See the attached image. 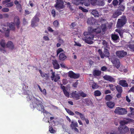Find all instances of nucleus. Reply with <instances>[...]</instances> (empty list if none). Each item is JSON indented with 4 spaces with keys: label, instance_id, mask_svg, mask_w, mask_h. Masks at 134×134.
I'll return each mask as SVG.
<instances>
[{
    "label": "nucleus",
    "instance_id": "f257e3e1",
    "mask_svg": "<svg viewBox=\"0 0 134 134\" xmlns=\"http://www.w3.org/2000/svg\"><path fill=\"white\" fill-rule=\"evenodd\" d=\"M34 103L31 104V107L33 106V108L36 107L37 109L42 112L45 113L46 111L44 109V107L42 105V103L41 101H40L37 99L34 98L33 99Z\"/></svg>",
    "mask_w": 134,
    "mask_h": 134
},
{
    "label": "nucleus",
    "instance_id": "f03ea898",
    "mask_svg": "<svg viewBox=\"0 0 134 134\" xmlns=\"http://www.w3.org/2000/svg\"><path fill=\"white\" fill-rule=\"evenodd\" d=\"M83 34L85 37L82 38L83 40L88 44L93 43V42L91 40L93 39L94 34H93L92 32L89 31L88 32H84Z\"/></svg>",
    "mask_w": 134,
    "mask_h": 134
},
{
    "label": "nucleus",
    "instance_id": "7ed1b4c3",
    "mask_svg": "<svg viewBox=\"0 0 134 134\" xmlns=\"http://www.w3.org/2000/svg\"><path fill=\"white\" fill-rule=\"evenodd\" d=\"M114 112L115 113L120 115H125L126 114L127 112L126 109L120 107L116 108Z\"/></svg>",
    "mask_w": 134,
    "mask_h": 134
},
{
    "label": "nucleus",
    "instance_id": "20e7f679",
    "mask_svg": "<svg viewBox=\"0 0 134 134\" xmlns=\"http://www.w3.org/2000/svg\"><path fill=\"white\" fill-rule=\"evenodd\" d=\"M126 21V17L125 16H123L121 19H119L117 24V26L118 27H121L122 26L125 24Z\"/></svg>",
    "mask_w": 134,
    "mask_h": 134
},
{
    "label": "nucleus",
    "instance_id": "39448f33",
    "mask_svg": "<svg viewBox=\"0 0 134 134\" xmlns=\"http://www.w3.org/2000/svg\"><path fill=\"white\" fill-rule=\"evenodd\" d=\"M63 2L62 0H57L55 7L57 10H59L64 8V6Z\"/></svg>",
    "mask_w": 134,
    "mask_h": 134
},
{
    "label": "nucleus",
    "instance_id": "423d86ee",
    "mask_svg": "<svg viewBox=\"0 0 134 134\" xmlns=\"http://www.w3.org/2000/svg\"><path fill=\"white\" fill-rule=\"evenodd\" d=\"M70 126L72 130H74L77 132H79V130L76 127H77L78 126V124L76 121L72 120L70 125Z\"/></svg>",
    "mask_w": 134,
    "mask_h": 134
},
{
    "label": "nucleus",
    "instance_id": "0eeeda50",
    "mask_svg": "<svg viewBox=\"0 0 134 134\" xmlns=\"http://www.w3.org/2000/svg\"><path fill=\"white\" fill-rule=\"evenodd\" d=\"M111 61L114 65L117 68H118L120 66V63L119 60L116 58H111Z\"/></svg>",
    "mask_w": 134,
    "mask_h": 134
},
{
    "label": "nucleus",
    "instance_id": "6e6552de",
    "mask_svg": "<svg viewBox=\"0 0 134 134\" xmlns=\"http://www.w3.org/2000/svg\"><path fill=\"white\" fill-rule=\"evenodd\" d=\"M39 19L36 16H35L32 19L31 25L32 27H35L38 26L37 22H39Z\"/></svg>",
    "mask_w": 134,
    "mask_h": 134
},
{
    "label": "nucleus",
    "instance_id": "1a4fd4ad",
    "mask_svg": "<svg viewBox=\"0 0 134 134\" xmlns=\"http://www.w3.org/2000/svg\"><path fill=\"white\" fill-rule=\"evenodd\" d=\"M51 78L52 80L55 82H57L60 78V77L58 74L55 75V72H52L51 73Z\"/></svg>",
    "mask_w": 134,
    "mask_h": 134
},
{
    "label": "nucleus",
    "instance_id": "9d476101",
    "mask_svg": "<svg viewBox=\"0 0 134 134\" xmlns=\"http://www.w3.org/2000/svg\"><path fill=\"white\" fill-rule=\"evenodd\" d=\"M88 31H90L95 34L96 33H100L101 32V29L99 27H98L96 29H93L91 27H89L88 28Z\"/></svg>",
    "mask_w": 134,
    "mask_h": 134
},
{
    "label": "nucleus",
    "instance_id": "9b49d317",
    "mask_svg": "<svg viewBox=\"0 0 134 134\" xmlns=\"http://www.w3.org/2000/svg\"><path fill=\"white\" fill-rule=\"evenodd\" d=\"M103 78L107 81L110 82H113L115 81V79L111 76L108 75H105L103 76Z\"/></svg>",
    "mask_w": 134,
    "mask_h": 134
},
{
    "label": "nucleus",
    "instance_id": "f8f14e48",
    "mask_svg": "<svg viewBox=\"0 0 134 134\" xmlns=\"http://www.w3.org/2000/svg\"><path fill=\"white\" fill-rule=\"evenodd\" d=\"M116 54L119 58H122L124 57L127 54V52L124 51H118L116 52Z\"/></svg>",
    "mask_w": 134,
    "mask_h": 134
},
{
    "label": "nucleus",
    "instance_id": "ddd939ff",
    "mask_svg": "<svg viewBox=\"0 0 134 134\" xmlns=\"http://www.w3.org/2000/svg\"><path fill=\"white\" fill-rule=\"evenodd\" d=\"M118 129L121 133H125L129 131V129L127 126H120L118 127Z\"/></svg>",
    "mask_w": 134,
    "mask_h": 134
},
{
    "label": "nucleus",
    "instance_id": "4468645a",
    "mask_svg": "<svg viewBox=\"0 0 134 134\" xmlns=\"http://www.w3.org/2000/svg\"><path fill=\"white\" fill-rule=\"evenodd\" d=\"M13 23L15 24L18 28H19L20 22L19 18L18 16H15L14 19V22Z\"/></svg>",
    "mask_w": 134,
    "mask_h": 134
},
{
    "label": "nucleus",
    "instance_id": "2eb2a0df",
    "mask_svg": "<svg viewBox=\"0 0 134 134\" xmlns=\"http://www.w3.org/2000/svg\"><path fill=\"white\" fill-rule=\"evenodd\" d=\"M68 74L69 76L71 78L76 79L78 78L79 76V74H75L72 71H69Z\"/></svg>",
    "mask_w": 134,
    "mask_h": 134
},
{
    "label": "nucleus",
    "instance_id": "dca6fc26",
    "mask_svg": "<svg viewBox=\"0 0 134 134\" xmlns=\"http://www.w3.org/2000/svg\"><path fill=\"white\" fill-rule=\"evenodd\" d=\"M71 96L73 98H75L77 100L79 99V92L78 93L76 91H73L71 93Z\"/></svg>",
    "mask_w": 134,
    "mask_h": 134
},
{
    "label": "nucleus",
    "instance_id": "f3484780",
    "mask_svg": "<svg viewBox=\"0 0 134 134\" xmlns=\"http://www.w3.org/2000/svg\"><path fill=\"white\" fill-rule=\"evenodd\" d=\"M109 53L108 52V50L104 48V50L103 53V55H101V58H104V57H108L109 56Z\"/></svg>",
    "mask_w": 134,
    "mask_h": 134
},
{
    "label": "nucleus",
    "instance_id": "a211bd4d",
    "mask_svg": "<svg viewBox=\"0 0 134 134\" xmlns=\"http://www.w3.org/2000/svg\"><path fill=\"white\" fill-rule=\"evenodd\" d=\"M111 37L112 39L115 42H117L119 41V38L118 35L116 34H112Z\"/></svg>",
    "mask_w": 134,
    "mask_h": 134
},
{
    "label": "nucleus",
    "instance_id": "6ab92c4d",
    "mask_svg": "<svg viewBox=\"0 0 134 134\" xmlns=\"http://www.w3.org/2000/svg\"><path fill=\"white\" fill-rule=\"evenodd\" d=\"M61 88L63 90V92L65 95L67 97H69V93L67 91V89L65 88L64 86H62V85Z\"/></svg>",
    "mask_w": 134,
    "mask_h": 134
},
{
    "label": "nucleus",
    "instance_id": "aec40b11",
    "mask_svg": "<svg viewBox=\"0 0 134 134\" xmlns=\"http://www.w3.org/2000/svg\"><path fill=\"white\" fill-rule=\"evenodd\" d=\"M39 72L41 76L44 77L45 79L47 80L49 77L48 74H46L43 72L41 70H39Z\"/></svg>",
    "mask_w": 134,
    "mask_h": 134
},
{
    "label": "nucleus",
    "instance_id": "412c9836",
    "mask_svg": "<svg viewBox=\"0 0 134 134\" xmlns=\"http://www.w3.org/2000/svg\"><path fill=\"white\" fill-rule=\"evenodd\" d=\"M91 13L95 17H98L99 16L98 12L96 9L92 10Z\"/></svg>",
    "mask_w": 134,
    "mask_h": 134
},
{
    "label": "nucleus",
    "instance_id": "4be33fe9",
    "mask_svg": "<svg viewBox=\"0 0 134 134\" xmlns=\"http://www.w3.org/2000/svg\"><path fill=\"white\" fill-rule=\"evenodd\" d=\"M95 20L93 17H91L88 18V19L87 22L90 25H93L94 23H95Z\"/></svg>",
    "mask_w": 134,
    "mask_h": 134
},
{
    "label": "nucleus",
    "instance_id": "5701e85b",
    "mask_svg": "<svg viewBox=\"0 0 134 134\" xmlns=\"http://www.w3.org/2000/svg\"><path fill=\"white\" fill-rule=\"evenodd\" d=\"M120 85L124 87H126L128 86V84L127 83L126 81L125 80H121L119 81Z\"/></svg>",
    "mask_w": 134,
    "mask_h": 134
},
{
    "label": "nucleus",
    "instance_id": "b1692460",
    "mask_svg": "<svg viewBox=\"0 0 134 134\" xmlns=\"http://www.w3.org/2000/svg\"><path fill=\"white\" fill-rule=\"evenodd\" d=\"M131 121V120L130 119H124L123 120L121 121L120 122V124L121 125H123Z\"/></svg>",
    "mask_w": 134,
    "mask_h": 134
},
{
    "label": "nucleus",
    "instance_id": "393cba45",
    "mask_svg": "<svg viewBox=\"0 0 134 134\" xmlns=\"http://www.w3.org/2000/svg\"><path fill=\"white\" fill-rule=\"evenodd\" d=\"M53 63L55 69H58L59 68V65L57 61L56 60H53Z\"/></svg>",
    "mask_w": 134,
    "mask_h": 134
},
{
    "label": "nucleus",
    "instance_id": "a878e982",
    "mask_svg": "<svg viewBox=\"0 0 134 134\" xmlns=\"http://www.w3.org/2000/svg\"><path fill=\"white\" fill-rule=\"evenodd\" d=\"M121 13L119 10H117L114 13L113 15V17L114 18H116L118 16L121 15Z\"/></svg>",
    "mask_w": 134,
    "mask_h": 134
},
{
    "label": "nucleus",
    "instance_id": "bb28decb",
    "mask_svg": "<svg viewBox=\"0 0 134 134\" xmlns=\"http://www.w3.org/2000/svg\"><path fill=\"white\" fill-rule=\"evenodd\" d=\"M107 106L110 108H113L115 105V103L111 101L108 102L107 103Z\"/></svg>",
    "mask_w": 134,
    "mask_h": 134
},
{
    "label": "nucleus",
    "instance_id": "cd10ccee",
    "mask_svg": "<svg viewBox=\"0 0 134 134\" xmlns=\"http://www.w3.org/2000/svg\"><path fill=\"white\" fill-rule=\"evenodd\" d=\"M6 46L8 47L11 49H13L14 47L13 43L11 41L8 42L6 44Z\"/></svg>",
    "mask_w": 134,
    "mask_h": 134
},
{
    "label": "nucleus",
    "instance_id": "c85d7f7f",
    "mask_svg": "<svg viewBox=\"0 0 134 134\" xmlns=\"http://www.w3.org/2000/svg\"><path fill=\"white\" fill-rule=\"evenodd\" d=\"M66 58V57L63 53H61L59 55V59L60 60H64Z\"/></svg>",
    "mask_w": 134,
    "mask_h": 134
},
{
    "label": "nucleus",
    "instance_id": "c756f323",
    "mask_svg": "<svg viewBox=\"0 0 134 134\" xmlns=\"http://www.w3.org/2000/svg\"><path fill=\"white\" fill-rule=\"evenodd\" d=\"M129 108L130 110L131 113L130 114H128V115L130 117L132 118V115H134V109L132 107H130Z\"/></svg>",
    "mask_w": 134,
    "mask_h": 134
},
{
    "label": "nucleus",
    "instance_id": "7c9ffc66",
    "mask_svg": "<svg viewBox=\"0 0 134 134\" xmlns=\"http://www.w3.org/2000/svg\"><path fill=\"white\" fill-rule=\"evenodd\" d=\"M101 74L100 71L97 70H94L93 72V75L95 76H98L100 75Z\"/></svg>",
    "mask_w": 134,
    "mask_h": 134
},
{
    "label": "nucleus",
    "instance_id": "2f4dec72",
    "mask_svg": "<svg viewBox=\"0 0 134 134\" xmlns=\"http://www.w3.org/2000/svg\"><path fill=\"white\" fill-rule=\"evenodd\" d=\"M15 24L13 22L10 23L9 24V26L10 29L12 30H14L15 29Z\"/></svg>",
    "mask_w": 134,
    "mask_h": 134
},
{
    "label": "nucleus",
    "instance_id": "473e14b6",
    "mask_svg": "<svg viewBox=\"0 0 134 134\" xmlns=\"http://www.w3.org/2000/svg\"><path fill=\"white\" fill-rule=\"evenodd\" d=\"M129 47L134 51V41L130 42V44L128 45Z\"/></svg>",
    "mask_w": 134,
    "mask_h": 134
},
{
    "label": "nucleus",
    "instance_id": "72a5a7b5",
    "mask_svg": "<svg viewBox=\"0 0 134 134\" xmlns=\"http://www.w3.org/2000/svg\"><path fill=\"white\" fill-rule=\"evenodd\" d=\"M85 103L88 106L91 105L92 104V102L91 100L87 99H85Z\"/></svg>",
    "mask_w": 134,
    "mask_h": 134
},
{
    "label": "nucleus",
    "instance_id": "f704fd0d",
    "mask_svg": "<svg viewBox=\"0 0 134 134\" xmlns=\"http://www.w3.org/2000/svg\"><path fill=\"white\" fill-rule=\"evenodd\" d=\"M116 88L119 93H121L122 92V87L119 86H117L116 87Z\"/></svg>",
    "mask_w": 134,
    "mask_h": 134
},
{
    "label": "nucleus",
    "instance_id": "c9c22d12",
    "mask_svg": "<svg viewBox=\"0 0 134 134\" xmlns=\"http://www.w3.org/2000/svg\"><path fill=\"white\" fill-rule=\"evenodd\" d=\"M2 29L4 31H7V32L5 33V34L7 37H8L9 36L8 33L9 31V30L6 27H3Z\"/></svg>",
    "mask_w": 134,
    "mask_h": 134
},
{
    "label": "nucleus",
    "instance_id": "e433bc0d",
    "mask_svg": "<svg viewBox=\"0 0 134 134\" xmlns=\"http://www.w3.org/2000/svg\"><path fill=\"white\" fill-rule=\"evenodd\" d=\"M109 87L110 90L113 91L115 90V88H116V86L112 84H109Z\"/></svg>",
    "mask_w": 134,
    "mask_h": 134
},
{
    "label": "nucleus",
    "instance_id": "4c0bfd02",
    "mask_svg": "<svg viewBox=\"0 0 134 134\" xmlns=\"http://www.w3.org/2000/svg\"><path fill=\"white\" fill-rule=\"evenodd\" d=\"M79 97H86V94L82 91H80L79 92Z\"/></svg>",
    "mask_w": 134,
    "mask_h": 134
},
{
    "label": "nucleus",
    "instance_id": "58836bf2",
    "mask_svg": "<svg viewBox=\"0 0 134 134\" xmlns=\"http://www.w3.org/2000/svg\"><path fill=\"white\" fill-rule=\"evenodd\" d=\"M0 44L1 46L3 48H4L6 46L5 43V41L3 40H2L0 42Z\"/></svg>",
    "mask_w": 134,
    "mask_h": 134
},
{
    "label": "nucleus",
    "instance_id": "ea45409f",
    "mask_svg": "<svg viewBox=\"0 0 134 134\" xmlns=\"http://www.w3.org/2000/svg\"><path fill=\"white\" fill-rule=\"evenodd\" d=\"M72 2L74 4L76 5H79L80 2V0H73Z\"/></svg>",
    "mask_w": 134,
    "mask_h": 134
},
{
    "label": "nucleus",
    "instance_id": "a19ab883",
    "mask_svg": "<svg viewBox=\"0 0 134 134\" xmlns=\"http://www.w3.org/2000/svg\"><path fill=\"white\" fill-rule=\"evenodd\" d=\"M97 4L99 6H103L105 4V3L103 1H98Z\"/></svg>",
    "mask_w": 134,
    "mask_h": 134
},
{
    "label": "nucleus",
    "instance_id": "79ce46f5",
    "mask_svg": "<svg viewBox=\"0 0 134 134\" xmlns=\"http://www.w3.org/2000/svg\"><path fill=\"white\" fill-rule=\"evenodd\" d=\"M94 94L95 96H100L101 94V93L99 91H96L94 92Z\"/></svg>",
    "mask_w": 134,
    "mask_h": 134
},
{
    "label": "nucleus",
    "instance_id": "37998d69",
    "mask_svg": "<svg viewBox=\"0 0 134 134\" xmlns=\"http://www.w3.org/2000/svg\"><path fill=\"white\" fill-rule=\"evenodd\" d=\"M13 5V2H11L6 4L5 6L8 7H12Z\"/></svg>",
    "mask_w": 134,
    "mask_h": 134
},
{
    "label": "nucleus",
    "instance_id": "c03bdc74",
    "mask_svg": "<svg viewBox=\"0 0 134 134\" xmlns=\"http://www.w3.org/2000/svg\"><path fill=\"white\" fill-rule=\"evenodd\" d=\"M53 24L54 26L55 27H57L59 26V23L58 21L57 20H55L54 21Z\"/></svg>",
    "mask_w": 134,
    "mask_h": 134
},
{
    "label": "nucleus",
    "instance_id": "a18cd8bd",
    "mask_svg": "<svg viewBox=\"0 0 134 134\" xmlns=\"http://www.w3.org/2000/svg\"><path fill=\"white\" fill-rule=\"evenodd\" d=\"M112 98V97L110 95H108L106 96L105 97V99L107 100H111Z\"/></svg>",
    "mask_w": 134,
    "mask_h": 134
},
{
    "label": "nucleus",
    "instance_id": "49530a36",
    "mask_svg": "<svg viewBox=\"0 0 134 134\" xmlns=\"http://www.w3.org/2000/svg\"><path fill=\"white\" fill-rule=\"evenodd\" d=\"M65 109L67 112L70 115H74V113L69 109Z\"/></svg>",
    "mask_w": 134,
    "mask_h": 134
},
{
    "label": "nucleus",
    "instance_id": "de8ad7c7",
    "mask_svg": "<svg viewBox=\"0 0 134 134\" xmlns=\"http://www.w3.org/2000/svg\"><path fill=\"white\" fill-rule=\"evenodd\" d=\"M92 86L93 89L97 88L98 87V85L94 83L92 84Z\"/></svg>",
    "mask_w": 134,
    "mask_h": 134
},
{
    "label": "nucleus",
    "instance_id": "09e8293b",
    "mask_svg": "<svg viewBox=\"0 0 134 134\" xmlns=\"http://www.w3.org/2000/svg\"><path fill=\"white\" fill-rule=\"evenodd\" d=\"M63 51V49L61 48H59L57 49V56H58V55L60 53Z\"/></svg>",
    "mask_w": 134,
    "mask_h": 134
},
{
    "label": "nucleus",
    "instance_id": "8fccbe9b",
    "mask_svg": "<svg viewBox=\"0 0 134 134\" xmlns=\"http://www.w3.org/2000/svg\"><path fill=\"white\" fill-rule=\"evenodd\" d=\"M102 29L103 31H105L106 29V26L105 24H103L102 25Z\"/></svg>",
    "mask_w": 134,
    "mask_h": 134
},
{
    "label": "nucleus",
    "instance_id": "3c124183",
    "mask_svg": "<svg viewBox=\"0 0 134 134\" xmlns=\"http://www.w3.org/2000/svg\"><path fill=\"white\" fill-rule=\"evenodd\" d=\"M49 131L51 133H55V131L53 129L52 127L49 126Z\"/></svg>",
    "mask_w": 134,
    "mask_h": 134
},
{
    "label": "nucleus",
    "instance_id": "603ef678",
    "mask_svg": "<svg viewBox=\"0 0 134 134\" xmlns=\"http://www.w3.org/2000/svg\"><path fill=\"white\" fill-rule=\"evenodd\" d=\"M119 2L117 0H114L113 1L112 3L114 6H116L118 5Z\"/></svg>",
    "mask_w": 134,
    "mask_h": 134
},
{
    "label": "nucleus",
    "instance_id": "864d4df0",
    "mask_svg": "<svg viewBox=\"0 0 134 134\" xmlns=\"http://www.w3.org/2000/svg\"><path fill=\"white\" fill-rule=\"evenodd\" d=\"M84 5L85 6H88L90 4V2L89 0H87L85 1Z\"/></svg>",
    "mask_w": 134,
    "mask_h": 134
},
{
    "label": "nucleus",
    "instance_id": "5fc2aeb1",
    "mask_svg": "<svg viewBox=\"0 0 134 134\" xmlns=\"http://www.w3.org/2000/svg\"><path fill=\"white\" fill-rule=\"evenodd\" d=\"M119 9L120 10L123 11L125 9V7L123 5H121L119 7Z\"/></svg>",
    "mask_w": 134,
    "mask_h": 134
},
{
    "label": "nucleus",
    "instance_id": "6e6d98bb",
    "mask_svg": "<svg viewBox=\"0 0 134 134\" xmlns=\"http://www.w3.org/2000/svg\"><path fill=\"white\" fill-rule=\"evenodd\" d=\"M79 9L81 10L84 12H88V10H87L84 9L81 7H79Z\"/></svg>",
    "mask_w": 134,
    "mask_h": 134
},
{
    "label": "nucleus",
    "instance_id": "4d7b16f0",
    "mask_svg": "<svg viewBox=\"0 0 134 134\" xmlns=\"http://www.w3.org/2000/svg\"><path fill=\"white\" fill-rule=\"evenodd\" d=\"M2 10L4 12H7L9 11V9L8 8H3Z\"/></svg>",
    "mask_w": 134,
    "mask_h": 134
},
{
    "label": "nucleus",
    "instance_id": "13d9d810",
    "mask_svg": "<svg viewBox=\"0 0 134 134\" xmlns=\"http://www.w3.org/2000/svg\"><path fill=\"white\" fill-rule=\"evenodd\" d=\"M91 4L93 5H94L96 4V0H90Z\"/></svg>",
    "mask_w": 134,
    "mask_h": 134
},
{
    "label": "nucleus",
    "instance_id": "bf43d9fd",
    "mask_svg": "<svg viewBox=\"0 0 134 134\" xmlns=\"http://www.w3.org/2000/svg\"><path fill=\"white\" fill-rule=\"evenodd\" d=\"M80 116L82 120H85V115L82 114L81 113Z\"/></svg>",
    "mask_w": 134,
    "mask_h": 134
},
{
    "label": "nucleus",
    "instance_id": "052dcab7",
    "mask_svg": "<svg viewBox=\"0 0 134 134\" xmlns=\"http://www.w3.org/2000/svg\"><path fill=\"white\" fill-rule=\"evenodd\" d=\"M43 38L44 40L46 41H48L49 40V37L46 36H43Z\"/></svg>",
    "mask_w": 134,
    "mask_h": 134
},
{
    "label": "nucleus",
    "instance_id": "680f3d73",
    "mask_svg": "<svg viewBox=\"0 0 134 134\" xmlns=\"http://www.w3.org/2000/svg\"><path fill=\"white\" fill-rule=\"evenodd\" d=\"M16 7L18 9H21V5L19 3L18 4H17L16 5Z\"/></svg>",
    "mask_w": 134,
    "mask_h": 134
},
{
    "label": "nucleus",
    "instance_id": "e2e57ef3",
    "mask_svg": "<svg viewBox=\"0 0 134 134\" xmlns=\"http://www.w3.org/2000/svg\"><path fill=\"white\" fill-rule=\"evenodd\" d=\"M107 69V68L106 66H103L101 68V70L102 71H105Z\"/></svg>",
    "mask_w": 134,
    "mask_h": 134
},
{
    "label": "nucleus",
    "instance_id": "0e129e2a",
    "mask_svg": "<svg viewBox=\"0 0 134 134\" xmlns=\"http://www.w3.org/2000/svg\"><path fill=\"white\" fill-rule=\"evenodd\" d=\"M3 18H8L9 16V15L7 13H5L3 14Z\"/></svg>",
    "mask_w": 134,
    "mask_h": 134
},
{
    "label": "nucleus",
    "instance_id": "69168bd1",
    "mask_svg": "<svg viewBox=\"0 0 134 134\" xmlns=\"http://www.w3.org/2000/svg\"><path fill=\"white\" fill-rule=\"evenodd\" d=\"M76 24H75V23H71V24L70 26L71 27H73L74 28L76 26Z\"/></svg>",
    "mask_w": 134,
    "mask_h": 134
},
{
    "label": "nucleus",
    "instance_id": "338daca9",
    "mask_svg": "<svg viewBox=\"0 0 134 134\" xmlns=\"http://www.w3.org/2000/svg\"><path fill=\"white\" fill-rule=\"evenodd\" d=\"M104 93L105 94L110 93H111V91L109 90H106L105 91Z\"/></svg>",
    "mask_w": 134,
    "mask_h": 134
},
{
    "label": "nucleus",
    "instance_id": "774afa93",
    "mask_svg": "<svg viewBox=\"0 0 134 134\" xmlns=\"http://www.w3.org/2000/svg\"><path fill=\"white\" fill-rule=\"evenodd\" d=\"M47 29L48 31L50 32H52L53 31V30L50 27H48Z\"/></svg>",
    "mask_w": 134,
    "mask_h": 134
}]
</instances>
